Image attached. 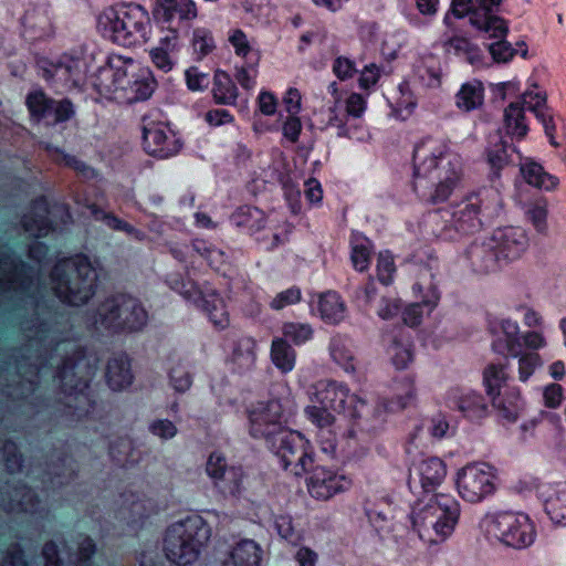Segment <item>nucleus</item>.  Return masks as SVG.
<instances>
[{
    "label": "nucleus",
    "mask_w": 566,
    "mask_h": 566,
    "mask_svg": "<svg viewBox=\"0 0 566 566\" xmlns=\"http://www.w3.org/2000/svg\"><path fill=\"white\" fill-rule=\"evenodd\" d=\"M270 356L273 365L283 374L290 373L295 366L296 353L283 337L272 340Z\"/></svg>",
    "instance_id": "72a5a7b5"
},
{
    "label": "nucleus",
    "mask_w": 566,
    "mask_h": 566,
    "mask_svg": "<svg viewBox=\"0 0 566 566\" xmlns=\"http://www.w3.org/2000/svg\"><path fill=\"white\" fill-rule=\"evenodd\" d=\"M208 476L224 497H238L243 491L244 473L241 467L229 465L224 455L212 452L206 463Z\"/></svg>",
    "instance_id": "2eb2a0df"
},
{
    "label": "nucleus",
    "mask_w": 566,
    "mask_h": 566,
    "mask_svg": "<svg viewBox=\"0 0 566 566\" xmlns=\"http://www.w3.org/2000/svg\"><path fill=\"white\" fill-rule=\"evenodd\" d=\"M523 104L535 114V116L543 123L545 133L549 138V143L557 147L558 144L554 138L555 125L552 115L546 107V93L537 85H533L528 91L522 95Z\"/></svg>",
    "instance_id": "b1692460"
},
{
    "label": "nucleus",
    "mask_w": 566,
    "mask_h": 566,
    "mask_svg": "<svg viewBox=\"0 0 566 566\" xmlns=\"http://www.w3.org/2000/svg\"><path fill=\"white\" fill-rule=\"evenodd\" d=\"M179 46V32L172 28L165 29L158 44L149 51L151 62L164 72L171 71L175 66L174 54Z\"/></svg>",
    "instance_id": "412c9836"
},
{
    "label": "nucleus",
    "mask_w": 566,
    "mask_h": 566,
    "mask_svg": "<svg viewBox=\"0 0 566 566\" xmlns=\"http://www.w3.org/2000/svg\"><path fill=\"white\" fill-rule=\"evenodd\" d=\"M25 105L30 119L35 124L54 126L69 120L74 115L73 104L69 99L55 101L39 86L27 94Z\"/></svg>",
    "instance_id": "9b49d317"
},
{
    "label": "nucleus",
    "mask_w": 566,
    "mask_h": 566,
    "mask_svg": "<svg viewBox=\"0 0 566 566\" xmlns=\"http://www.w3.org/2000/svg\"><path fill=\"white\" fill-rule=\"evenodd\" d=\"M492 403L502 421L514 422L522 409L520 390L515 387H505L503 392L492 397Z\"/></svg>",
    "instance_id": "bb28decb"
},
{
    "label": "nucleus",
    "mask_w": 566,
    "mask_h": 566,
    "mask_svg": "<svg viewBox=\"0 0 566 566\" xmlns=\"http://www.w3.org/2000/svg\"><path fill=\"white\" fill-rule=\"evenodd\" d=\"M396 266L392 256L388 252H381L377 260V276L382 284H389L392 281Z\"/></svg>",
    "instance_id": "e2e57ef3"
},
{
    "label": "nucleus",
    "mask_w": 566,
    "mask_h": 566,
    "mask_svg": "<svg viewBox=\"0 0 566 566\" xmlns=\"http://www.w3.org/2000/svg\"><path fill=\"white\" fill-rule=\"evenodd\" d=\"M98 274L86 256L60 261L51 273V289L63 302L73 306L85 304L95 294Z\"/></svg>",
    "instance_id": "20e7f679"
},
{
    "label": "nucleus",
    "mask_w": 566,
    "mask_h": 566,
    "mask_svg": "<svg viewBox=\"0 0 566 566\" xmlns=\"http://www.w3.org/2000/svg\"><path fill=\"white\" fill-rule=\"evenodd\" d=\"M157 20L166 22L177 17L180 21L193 20L198 17V9L193 0H157L153 9Z\"/></svg>",
    "instance_id": "393cba45"
},
{
    "label": "nucleus",
    "mask_w": 566,
    "mask_h": 566,
    "mask_svg": "<svg viewBox=\"0 0 566 566\" xmlns=\"http://www.w3.org/2000/svg\"><path fill=\"white\" fill-rule=\"evenodd\" d=\"M371 255V247L367 240L353 247L352 262L356 270L363 272L368 269Z\"/></svg>",
    "instance_id": "680f3d73"
},
{
    "label": "nucleus",
    "mask_w": 566,
    "mask_h": 566,
    "mask_svg": "<svg viewBox=\"0 0 566 566\" xmlns=\"http://www.w3.org/2000/svg\"><path fill=\"white\" fill-rule=\"evenodd\" d=\"M305 415L318 430L333 428L336 421V412L319 403H312L305 408Z\"/></svg>",
    "instance_id": "603ef678"
},
{
    "label": "nucleus",
    "mask_w": 566,
    "mask_h": 566,
    "mask_svg": "<svg viewBox=\"0 0 566 566\" xmlns=\"http://www.w3.org/2000/svg\"><path fill=\"white\" fill-rule=\"evenodd\" d=\"M202 308L216 327L222 329L229 325V313L224 301L217 292L209 291L206 293L202 297Z\"/></svg>",
    "instance_id": "e433bc0d"
},
{
    "label": "nucleus",
    "mask_w": 566,
    "mask_h": 566,
    "mask_svg": "<svg viewBox=\"0 0 566 566\" xmlns=\"http://www.w3.org/2000/svg\"><path fill=\"white\" fill-rule=\"evenodd\" d=\"M520 174L528 186L539 191H554L559 186L558 177L548 172L539 163L532 158L521 160Z\"/></svg>",
    "instance_id": "4be33fe9"
},
{
    "label": "nucleus",
    "mask_w": 566,
    "mask_h": 566,
    "mask_svg": "<svg viewBox=\"0 0 566 566\" xmlns=\"http://www.w3.org/2000/svg\"><path fill=\"white\" fill-rule=\"evenodd\" d=\"M193 250L213 268H219L224 262V253L211 245L206 241L196 239L192 241Z\"/></svg>",
    "instance_id": "13d9d810"
},
{
    "label": "nucleus",
    "mask_w": 566,
    "mask_h": 566,
    "mask_svg": "<svg viewBox=\"0 0 566 566\" xmlns=\"http://www.w3.org/2000/svg\"><path fill=\"white\" fill-rule=\"evenodd\" d=\"M488 533L506 546L522 549L535 541V528L527 515L501 512L488 520Z\"/></svg>",
    "instance_id": "1a4fd4ad"
},
{
    "label": "nucleus",
    "mask_w": 566,
    "mask_h": 566,
    "mask_svg": "<svg viewBox=\"0 0 566 566\" xmlns=\"http://www.w3.org/2000/svg\"><path fill=\"white\" fill-rule=\"evenodd\" d=\"M310 400L352 418L359 416V406L364 405L347 387L328 380H321L311 388Z\"/></svg>",
    "instance_id": "ddd939ff"
},
{
    "label": "nucleus",
    "mask_w": 566,
    "mask_h": 566,
    "mask_svg": "<svg viewBox=\"0 0 566 566\" xmlns=\"http://www.w3.org/2000/svg\"><path fill=\"white\" fill-rule=\"evenodd\" d=\"M186 82L190 91H202L208 87V74L201 72L198 67L192 66L186 71Z\"/></svg>",
    "instance_id": "774afa93"
},
{
    "label": "nucleus",
    "mask_w": 566,
    "mask_h": 566,
    "mask_svg": "<svg viewBox=\"0 0 566 566\" xmlns=\"http://www.w3.org/2000/svg\"><path fill=\"white\" fill-rule=\"evenodd\" d=\"M525 216L538 233L545 234L547 232L548 202L546 199L539 198L528 203L525 209Z\"/></svg>",
    "instance_id": "de8ad7c7"
},
{
    "label": "nucleus",
    "mask_w": 566,
    "mask_h": 566,
    "mask_svg": "<svg viewBox=\"0 0 566 566\" xmlns=\"http://www.w3.org/2000/svg\"><path fill=\"white\" fill-rule=\"evenodd\" d=\"M391 361L397 369H406L413 360V348L409 336L400 335L395 339Z\"/></svg>",
    "instance_id": "8fccbe9b"
},
{
    "label": "nucleus",
    "mask_w": 566,
    "mask_h": 566,
    "mask_svg": "<svg viewBox=\"0 0 566 566\" xmlns=\"http://www.w3.org/2000/svg\"><path fill=\"white\" fill-rule=\"evenodd\" d=\"M235 226L244 228L248 232L259 231L264 223V213L255 207H241L232 216Z\"/></svg>",
    "instance_id": "c03bdc74"
},
{
    "label": "nucleus",
    "mask_w": 566,
    "mask_h": 566,
    "mask_svg": "<svg viewBox=\"0 0 566 566\" xmlns=\"http://www.w3.org/2000/svg\"><path fill=\"white\" fill-rule=\"evenodd\" d=\"M542 359L538 354L530 353L524 354L520 357V378L525 381L530 378V376L534 373V370L541 366Z\"/></svg>",
    "instance_id": "338daca9"
},
{
    "label": "nucleus",
    "mask_w": 566,
    "mask_h": 566,
    "mask_svg": "<svg viewBox=\"0 0 566 566\" xmlns=\"http://www.w3.org/2000/svg\"><path fill=\"white\" fill-rule=\"evenodd\" d=\"M295 407L290 396L259 402L249 411L251 434L268 441L281 436L287 431Z\"/></svg>",
    "instance_id": "6e6552de"
},
{
    "label": "nucleus",
    "mask_w": 566,
    "mask_h": 566,
    "mask_svg": "<svg viewBox=\"0 0 566 566\" xmlns=\"http://www.w3.org/2000/svg\"><path fill=\"white\" fill-rule=\"evenodd\" d=\"M331 355L334 361L342 366L346 371L355 370L354 356L345 344L334 342L332 344Z\"/></svg>",
    "instance_id": "052dcab7"
},
{
    "label": "nucleus",
    "mask_w": 566,
    "mask_h": 566,
    "mask_svg": "<svg viewBox=\"0 0 566 566\" xmlns=\"http://www.w3.org/2000/svg\"><path fill=\"white\" fill-rule=\"evenodd\" d=\"M454 406L464 417L480 419L486 415L488 406L484 397L473 390L461 391L454 396Z\"/></svg>",
    "instance_id": "c756f323"
},
{
    "label": "nucleus",
    "mask_w": 566,
    "mask_h": 566,
    "mask_svg": "<svg viewBox=\"0 0 566 566\" xmlns=\"http://www.w3.org/2000/svg\"><path fill=\"white\" fill-rule=\"evenodd\" d=\"M306 479L308 494L317 501H328L337 494L344 493L352 486V480L345 474L317 465L310 469Z\"/></svg>",
    "instance_id": "dca6fc26"
},
{
    "label": "nucleus",
    "mask_w": 566,
    "mask_h": 566,
    "mask_svg": "<svg viewBox=\"0 0 566 566\" xmlns=\"http://www.w3.org/2000/svg\"><path fill=\"white\" fill-rule=\"evenodd\" d=\"M283 469L291 470L296 476L310 471L313 455L306 450V441L294 431H285L270 441Z\"/></svg>",
    "instance_id": "4468645a"
},
{
    "label": "nucleus",
    "mask_w": 566,
    "mask_h": 566,
    "mask_svg": "<svg viewBox=\"0 0 566 566\" xmlns=\"http://www.w3.org/2000/svg\"><path fill=\"white\" fill-rule=\"evenodd\" d=\"M143 144L145 150L155 157L167 158L176 155L181 144L165 123L149 122L144 125Z\"/></svg>",
    "instance_id": "a211bd4d"
},
{
    "label": "nucleus",
    "mask_w": 566,
    "mask_h": 566,
    "mask_svg": "<svg viewBox=\"0 0 566 566\" xmlns=\"http://www.w3.org/2000/svg\"><path fill=\"white\" fill-rule=\"evenodd\" d=\"M261 547L252 539H241L224 553L220 566H260Z\"/></svg>",
    "instance_id": "5701e85b"
},
{
    "label": "nucleus",
    "mask_w": 566,
    "mask_h": 566,
    "mask_svg": "<svg viewBox=\"0 0 566 566\" xmlns=\"http://www.w3.org/2000/svg\"><path fill=\"white\" fill-rule=\"evenodd\" d=\"M484 88L480 81L473 80L464 83L455 96L457 106L464 111L470 112L483 104Z\"/></svg>",
    "instance_id": "f704fd0d"
},
{
    "label": "nucleus",
    "mask_w": 566,
    "mask_h": 566,
    "mask_svg": "<svg viewBox=\"0 0 566 566\" xmlns=\"http://www.w3.org/2000/svg\"><path fill=\"white\" fill-rule=\"evenodd\" d=\"M44 148L52 160H54L56 164L74 169L78 175L86 179H91L96 176V172L93 168L87 166L84 161L80 160L75 156L65 154L60 148L49 144H46Z\"/></svg>",
    "instance_id": "a19ab883"
},
{
    "label": "nucleus",
    "mask_w": 566,
    "mask_h": 566,
    "mask_svg": "<svg viewBox=\"0 0 566 566\" xmlns=\"http://www.w3.org/2000/svg\"><path fill=\"white\" fill-rule=\"evenodd\" d=\"M318 311L324 321L337 323L345 315V305L338 294L328 292L319 297Z\"/></svg>",
    "instance_id": "37998d69"
},
{
    "label": "nucleus",
    "mask_w": 566,
    "mask_h": 566,
    "mask_svg": "<svg viewBox=\"0 0 566 566\" xmlns=\"http://www.w3.org/2000/svg\"><path fill=\"white\" fill-rule=\"evenodd\" d=\"M468 258L474 271L480 273H489L495 271L504 263L492 247V241L488 238L481 244H473L468 250Z\"/></svg>",
    "instance_id": "a878e982"
},
{
    "label": "nucleus",
    "mask_w": 566,
    "mask_h": 566,
    "mask_svg": "<svg viewBox=\"0 0 566 566\" xmlns=\"http://www.w3.org/2000/svg\"><path fill=\"white\" fill-rule=\"evenodd\" d=\"M147 323V312L140 302L129 295H116L104 300L93 315L97 329L113 333L135 332Z\"/></svg>",
    "instance_id": "0eeeda50"
},
{
    "label": "nucleus",
    "mask_w": 566,
    "mask_h": 566,
    "mask_svg": "<svg viewBox=\"0 0 566 566\" xmlns=\"http://www.w3.org/2000/svg\"><path fill=\"white\" fill-rule=\"evenodd\" d=\"M329 93L334 96L335 102L327 112H319L315 114V123L318 128L324 129L329 126L343 127V120L337 115V107L340 102V94L338 92V85L336 82H332L328 86Z\"/></svg>",
    "instance_id": "09e8293b"
},
{
    "label": "nucleus",
    "mask_w": 566,
    "mask_h": 566,
    "mask_svg": "<svg viewBox=\"0 0 566 566\" xmlns=\"http://www.w3.org/2000/svg\"><path fill=\"white\" fill-rule=\"evenodd\" d=\"M94 86L101 95L122 104L146 101L156 87L151 71L132 57L112 54L98 69Z\"/></svg>",
    "instance_id": "7ed1b4c3"
},
{
    "label": "nucleus",
    "mask_w": 566,
    "mask_h": 566,
    "mask_svg": "<svg viewBox=\"0 0 566 566\" xmlns=\"http://www.w3.org/2000/svg\"><path fill=\"white\" fill-rule=\"evenodd\" d=\"M256 343L252 337H241L233 344L231 353L232 364L240 370H249L254 366Z\"/></svg>",
    "instance_id": "2f4dec72"
},
{
    "label": "nucleus",
    "mask_w": 566,
    "mask_h": 566,
    "mask_svg": "<svg viewBox=\"0 0 566 566\" xmlns=\"http://www.w3.org/2000/svg\"><path fill=\"white\" fill-rule=\"evenodd\" d=\"M489 326L495 337L493 349L500 354L509 353L513 356H517L518 324L510 318H494L490 321Z\"/></svg>",
    "instance_id": "aec40b11"
},
{
    "label": "nucleus",
    "mask_w": 566,
    "mask_h": 566,
    "mask_svg": "<svg viewBox=\"0 0 566 566\" xmlns=\"http://www.w3.org/2000/svg\"><path fill=\"white\" fill-rule=\"evenodd\" d=\"M448 46L457 52H463L471 63L480 61V51L476 46L472 45L465 38L453 36L447 42Z\"/></svg>",
    "instance_id": "0e129e2a"
},
{
    "label": "nucleus",
    "mask_w": 566,
    "mask_h": 566,
    "mask_svg": "<svg viewBox=\"0 0 566 566\" xmlns=\"http://www.w3.org/2000/svg\"><path fill=\"white\" fill-rule=\"evenodd\" d=\"M484 385L488 395L492 398L499 392H503L507 375L504 366L502 365H489L483 374Z\"/></svg>",
    "instance_id": "3c124183"
},
{
    "label": "nucleus",
    "mask_w": 566,
    "mask_h": 566,
    "mask_svg": "<svg viewBox=\"0 0 566 566\" xmlns=\"http://www.w3.org/2000/svg\"><path fill=\"white\" fill-rule=\"evenodd\" d=\"M35 507V495L28 488H19L13 492L12 503L9 505L10 511L22 510L33 512Z\"/></svg>",
    "instance_id": "bf43d9fd"
},
{
    "label": "nucleus",
    "mask_w": 566,
    "mask_h": 566,
    "mask_svg": "<svg viewBox=\"0 0 566 566\" xmlns=\"http://www.w3.org/2000/svg\"><path fill=\"white\" fill-rule=\"evenodd\" d=\"M417 400V390L415 386V378L411 376H403L395 379L391 385V403L403 409L413 406Z\"/></svg>",
    "instance_id": "473e14b6"
},
{
    "label": "nucleus",
    "mask_w": 566,
    "mask_h": 566,
    "mask_svg": "<svg viewBox=\"0 0 566 566\" xmlns=\"http://www.w3.org/2000/svg\"><path fill=\"white\" fill-rule=\"evenodd\" d=\"M302 293L297 287H291L279 293L270 303L271 308L280 311L289 305L296 304L301 301Z\"/></svg>",
    "instance_id": "69168bd1"
},
{
    "label": "nucleus",
    "mask_w": 566,
    "mask_h": 566,
    "mask_svg": "<svg viewBox=\"0 0 566 566\" xmlns=\"http://www.w3.org/2000/svg\"><path fill=\"white\" fill-rule=\"evenodd\" d=\"M44 148L52 160H54L56 164L74 169L78 175L86 179H91L96 176V172L93 168L87 166L84 161L80 160L75 156L65 154L60 148L49 144H46Z\"/></svg>",
    "instance_id": "ea45409f"
},
{
    "label": "nucleus",
    "mask_w": 566,
    "mask_h": 566,
    "mask_svg": "<svg viewBox=\"0 0 566 566\" xmlns=\"http://www.w3.org/2000/svg\"><path fill=\"white\" fill-rule=\"evenodd\" d=\"M228 40L232 45L235 55L241 57L244 62H260V50L255 48L254 43L249 40L248 35L241 29L231 30Z\"/></svg>",
    "instance_id": "4c0bfd02"
},
{
    "label": "nucleus",
    "mask_w": 566,
    "mask_h": 566,
    "mask_svg": "<svg viewBox=\"0 0 566 566\" xmlns=\"http://www.w3.org/2000/svg\"><path fill=\"white\" fill-rule=\"evenodd\" d=\"M106 379L113 390H122L133 380L129 360L125 356L114 358L107 364Z\"/></svg>",
    "instance_id": "7c9ffc66"
},
{
    "label": "nucleus",
    "mask_w": 566,
    "mask_h": 566,
    "mask_svg": "<svg viewBox=\"0 0 566 566\" xmlns=\"http://www.w3.org/2000/svg\"><path fill=\"white\" fill-rule=\"evenodd\" d=\"M284 339L292 340L295 345L303 344L312 338L313 328L308 324L287 322L282 326Z\"/></svg>",
    "instance_id": "5fc2aeb1"
},
{
    "label": "nucleus",
    "mask_w": 566,
    "mask_h": 566,
    "mask_svg": "<svg viewBox=\"0 0 566 566\" xmlns=\"http://www.w3.org/2000/svg\"><path fill=\"white\" fill-rule=\"evenodd\" d=\"M259 63L254 61L244 62L243 65L235 67V80L245 90H252L259 73Z\"/></svg>",
    "instance_id": "4d7b16f0"
},
{
    "label": "nucleus",
    "mask_w": 566,
    "mask_h": 566,
    "mask_svg": "<svg viewBox=\"0 0 566 566\" xmlns=\"http://www.w3.org/2000/svg\"><path fill=\"white\" fill-rule=\"evenodd\" d=\"M169 379L174 388L184 392L191 386V376L181 361H175L169 369Z\"/></svg>",
    "instance_id": "6e6d98bb"
},
{
    "label": "nucleus",
    "mask_w": 566,
    "mask_h": 566,
    "mask_svg": "<svg viewBox=\"0 0 566 566\" xmlns=\"http://www.w3.org/2000/svg\"><path fill=\"white\" fill-rule=\"evenodd\" d=\"M191 46L198 59L205 57L216 48L212 33L205 28L195 29L192 32Z\"/></svg>",
    "instance_id": "864d4df0"
},
{
    "label": "nucleus",
    "mask_w": 566,
    "mask_h": 566,
    "mask_svg": "<svg viewBox=\"0 0 566 566\" xmlns=\"http://www.w3.org/2000/svg\"><path fill=\"white\" fill-rule=\"evenodd\" d=\"M85 74V63L73 55H63L56 63H51L43 70L45 81L62 91L82 85Z\"/></svg>",
    "instance_id": "f3484780"
},
{
    "label": "nucleus",
    "mask_w": 566,
    "mask_h": 566,
    "mask_svg": "<svg viewBox=\"0 0 566 566\" xmlns=\"http://www.w3.org/2000/svg\"><path fill=\"white\" fill-rule=\"evenodd\" d=\"M490 240L504 263L521 258L528 247L526 232L516 227L499 228L493 231Z\"/></svg>",
    "instance_id": "6ab92c4d"
},
{
    "label": "nucleus",
    "mask_w": 566,
    "mask_h": 566,
    "mask_svg": "<svg viewBox=\"0 0 566 566\" xmlns=\"http://www.w3.org/2000/svg\"><path fill=\"white\" fill-rule=\"evenodd\" d=\"M497 481L494 467L485 462H473L458 471L455 484L464 501L478 503L496 491Z\"/></svg>",
    "instance_id": "9d476101"
},
{
    "label": "nucleus",
    "mask_w": 566,
    "mask_h": 566,
    "mask_svg": "<svg viewBox=\"0 0 566 566\" xmlns=\"http://www.w3.org/2000/svg\"><path fill=\"white\" fill-rule=\"evenodd\" d=\"M483 200L479 192H470L452 208L450 223L444 227L442 235L446 239L467 237L482 229Z\"/></svg>",
    "instance_id": "f8f14e48"
},
{
    "label": "nucleus",
    "mask_w": 566,
    "mask_h": 566,
    "mask_svg": "<svg viewBox=\"0 0 566 566\" xmlns=\"http://www.w3.org/2000/svg\"><path fill=\"white\" fill-rule=\"evenodd\" d=\"M463 177L462 158L450 149L447 140L428 137L413 153L412 187L430 203L447 201Z\"/></svg>",
    "instance_id": "f03ea898"
},
{
    "label": "nucleus",
    "mask_w": 566,
    "mask_h": 566,
    "mask_svg": "<svg viewBox=\"0 0 566 566\" xmlns=\"http://www.w3.org/2000/svg\"><path fill=\"white\" fill-rule=\"evenodd\" d=\"M209 539V530L199 516L187 517L170 525L164 537V553L171 563L187 566L195 563Z\"/></svg>",
    "instance_id": "423d86ee"
},
{
    "label": "nucleus",
    "mask_w": 566,
    "mask_h": 566,
    "mask_svg": "<svg viewBox=\"0 0 566 566\" xmlns=\"http://www.w3.org/2000/svg\"><path fill=\"white\" fill-rule=\"evenodd\" d=\"M545 510L556 524L566 525V482L558 483L545 501Z\"/></svg>",
    "instance_id": "79ce46f5"
},
{
    "label": "nucleus",
    "mask_w": 566,
    "mask_h": 566,
    "mask_svg": "<svg viewBox=\"0 0 566 566\" xmlns=\"http://www.w3.org/2000/svg\"><path fill=\"white\" fill-rule=\"evenodd\" d=\"M149 28V14L142 6L108 7L97 17L102 35L123 46L146 42Z\"/></svg>",
    "instance_id": "39448f33"
},
{
    "label": "nucleus",
    "mask_w": 566,
    "mask_h": 566,
    "mask_svg": "<svg viewBox=\"0 0 566 566\" xmlns=\"http://www.w3.org/2000/svg\"><path fill=\"white\" fill-rule=\"evenodd\" d=\"M447 474L443 461L432 457L415 463L409 472V485L423 491L411 512V522L420 539L429 544L444 541L460 516V504L450 494L438 492Z\"/></svg>",
    "instance_id": "f257e3e1"
},
{
    "label": "nucleus",
    "mask_w": 566,
    "mask_h": 566,
    "mask_svg": "<svg viewBox=\"0 0 566 566\" xmlns=\"http://www.w3.org/2000/svg\"><path fill=\"white\" fill-rule=\"evenodd\" d=\"M486 161L491 168V179H499L501 170L510 163L506 143L499 140L486 148Z\"/></svg>",
    "instance_id": "a18cd8bd"
},
{
    "label": "nucleus",
    "mask_w": 566,
    "mask_h": 566,
    "mask_svg": "<svg viewBox=\"0 0 566 566\" xmlns=\"http://www.w3.org/2000/svg\"><path fill=\"white\" fill-rule=\"evenodd\" d=\"M44 148L52 160H54L56 164L74 169L78 175L86 179H91L96 176V172L93 168L87 166L84 161L80 160L75 156L65 154L60 148L49 144H46Z\"/></svg>",
    "instance_id": "58836bf2"
},
{
    "label": "nucleus",
    "mask_w": 566,
    "mask_h": 566,
    "mask_svg": "<svg viewBox=\"0 0 566 566\" xmlns=\"http://www.w3.org/2000/svg\"><path fill=\"white\" fill-rule=\"evenodd\" d=\"M503 128L509 137L518 142L528 134L530 127L524 109L518 103H511L504 109Z\"/></svg>",
    "instance_id": "cd10ccee"
},
{
    "label": "nucleus",
    "mask_w": 566,
    "mask_h": 566,
    "mask_svg": "<svg viewBox=\"0 0 566 566\" xmlns=\"http://www.w3.org/2000/svg\"><path fill=\"white\" fill-rule=\"evenodd\" d=\"M212 95L218 104H233L238 97V88L231 76L222 70H216L213 75Z\"/></svg>",
    "instance_id": "c9c22d12"
},
{
    "label": "nucleus",
    "mask_w": 566,
    "mask_h": 566,
    "mask_svg": "<svg viewBox=\"0 0 566 566\" xmlns=\"http://www.w3.org/2000/svg\"><path fill=\"white\" fill-rule=\"evenodd\" d=\"M49 208L44 199L35 200L30 213L23 218V227L33 237H43L50 230L48 220Z\"/></svg>",
    "instance_id": "c85d7f7f"
},
{
    "label": "nucleus",
    "mask_w": 566,
    "mask_h": 566,
    "mask_svg": "<svg viewBox=\"0 0 566 566\" xmlns=\"http://www.w3.org/2000/svg\"><path fill=\"white\" fill-rule=\"evenodd\" d=\"M470 23L493 39L502 40L509 31L506 22L500 17H488L482 21L479 14L474 12L470 17Z\"/></svg>",
    "instance_id": "49530a36"
}]
</instances>
